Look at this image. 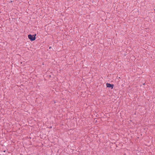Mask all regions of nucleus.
Instances as JSON below:
<instances>
[{
  "label": "nucleus",
  "instance_id": "obj_3",
  "mask_svg": "<svg viewBox=\"0 0 155 155\" xmlns=\"http://www.w3.org/2000/svg\"><path fill=\"white\" fill-rule=\"evenodd\" d=\"M51 48V47H49V48H50H50Z\"/></svg>",
  "mask_w": 155,
  "mask_h": 155
},
{
  "label": "nucleus",
  "instance_id": "obj_2",
  "mask_svg": "<svg viewBox=\"0 0 155 155\" xmlns=\"http://www.w3.org/2000/svg\"><path fill=\"white\" fill-rule=\"evenodd\" d=\"M106 86L107 87H110L111 89H113L114 87V85L110 84L109 83H107L106 84Z\"/></svg>",
  "mask_w": 155,
  "mask_h": 155
},
{
  "label": "nucleus",
  "instance_id": "obj_1",
  "mask_svg": "<svg viewBox=\"0 0 155 155\" xmlns=\"http://www.w3.org/2000/svg\"><path fill=\"white\" fill-rule=\"evenodd\" d=\"M36 35H29L28 36V38L31 41H33L35 39V36Z\"/></svg>",
  "mask_w": 155,
  "mask_h": 155
}]
</instances>
